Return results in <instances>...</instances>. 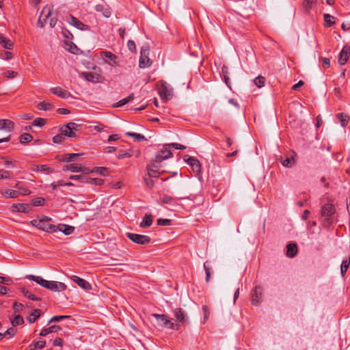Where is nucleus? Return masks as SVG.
Returning <instances> with one entry per match:
<instances>
[{"mask_svg": "<svg viewBox=\"0 0 350 350\" xmlns=\"http://www.w3.org/2000/svg\"><path fill=\"white\" fill-rule=\"evenodd\" d=\"M27 278L33 280L37 284H40L49 290L55 292H62L66 290V285L64 283L57 282V281H48L40 276L28 275L26 276Z\"/></svg>", "mask_w": 350, "mask_h": 350, "instance_id": "obj_1", "label": "nucleus"}, {"mask_svg": "<svg viewBox=\"0 0 350 350\" xmlns=\"http://www.w3.org/2000/svg\"><path fill=\"white\" fill-rule=\"evenodd\" d=\"M14 123L8 119H0V143L10 140V133L14 130Z\"/></svg>", "mask_w": 350, "mask_h": 350, "instance_id": "obj_2", "label": "nucleus"}, {"mask_svg": "<svg viewBox=\"0 0 350 350\" xmlns=\"http://www.w3.org/2000/svg\"><path fill=\"white\" fill-rule=\"evenodd\" d=\"M51 218L43 216L40 218H36L32 219L30 223L31 224L38 228V229L47 232H57L56 226L53 225L50 223Z\"/></svg>", "mask_w": 350, "mask_h": 350, "instance_id": "obj_3", "label": "nucleus"}, {"mask_svg": "<svg viewBox=\"0 0 350 350\" xmlns=\"http://www.w3.org/2000/svg\"><path fill=\"white\" fill-rule=\"evenodd\" d=\"M158 92L161 99L165 101H167L172 98L173 95L172 88L167 82L164 81H161L159 82Z\"/></svg>", "mask_w": 350, "mask_h": 350, "instance_id": "obj_4", "label": "nucleus"}, {"mask_svg": "<svg viewBox=\"0 0 350 350\" xmlns=\"http://www.w3.org/2000/svg\"><path fill=\"white\" fill-rule=\"evenodd\" d=\"M152 317L157 320L159 325L166 326L172 329L177 330L179 329V325L171 322L168 317L165 314H152Z\"/></svg>", "mask_w": 350, "mask_h": 350, "instance_id": "obj_5", "label": "nucleus"}, {"mask_svg": "<svg viewBox=\"0 0 350 350\" xmlns=\"http://www.w3.org/2000/svg\"><path fill=\"white\" fill-rule=\"evenodd\" d=\"M172 157L173 154L169 149L168 144H165L163 146V148L161 150L157 152L155 158L152 159V161H154L155 162H157L161 164V163L163 160L167 159Z\"/></svg>", "mask_w": 350, "mask_h": 350, "instance_id": "obj_6", "label": "nucleus"}, {"mask_svg": "<svg viewBox=\"0 0 350 350\" xmlns=\"http://www.w3.org/2000/svg\"><path fill=\"white\" fill-rule=\"evenodd\" d=\"M126 235L131 241L137 244L146 245L150 242V238L147 235L138 234L131 232H127Z\"/></svg>", "mask_w": 350, "mask_h": 350, "instance_id": "obj_7", "label": "nucleus"}, {"mask_svg": "<svg viewBox=\"0 0 350 350\" xmlns=\"http://www.w3.org/2000/svg\"><path fill=\"white\" fill-rule=\"evenodd\" d=\"M100 57L104 62L111 66H118V57L110 51H101L100 53Z\"/></svg>", "mask_w": 350, "mask_h": 350, "instance_id": "obj_8", "label": "nucleus"}, {"mask_svg": "<svg viewBox=\"0 0 350 350\" xmlns=\"http://www.w3.org/2000/svg\"><path fill=\"white\" fill-rule=\"evenodd\" d=\"M52 5H46L42 10L40 16L39 17L38 25L42 28L46 23V21L51 16L53 11Z\"/></svg>", "mask_w": 350, "mask_h": 350, "instance_id": "obj_9", "label": "nucleus"}, {"mask_svg": "<svg viewBox=\"0 0 350 350\" xmlns=\"http://www.w3.org/2000/svg\"><path fill=\"white\" fill-rule=\"evenodd\" d=\"M66 21L71 25L74 26L77 29L81 31H88L89 30L88 25L83 23L81 21L78 20L76 17L73 16L71 14H68L66 16Z\"/></svg>", "mask_w": 350, "mask_h": 350, "instance_id": "obj_10", "label": "nucleus"}, {"mask_svg": "<svg viewBox=\"0 0 350 350\" xmlns=\"http://www.w3.org/2000/svg\"><path fill=\"white\" fill-rule=\"evenodd\" d=\"M64 171H69L71 172H82L83 174H88L90 170L79 163H70L63 167Z\"/></svg>", "mask_w": 350, "mask_h": 350, "instance_id": "obj_11", "label": "nucleus"}, {"mask_svg": "<svg viewBox=\"0 0 350 350\" xmlns=\"http://www.w3.org/2000/svg\"><path fill=\"white\" fill-rule=\"evenodd\" d=\"M160 167V163L151 161L150 163L147 166L148 174L150 178H157L165 171L160 172L159 168Z\"/></svg>", "mask_w": 350, "mask_h": 350, "instance_id": "obj_12", "label": "nucleus"}, {"mask_svg": "<svg viewBox=\"0 0 350 350\" xmlns=\"http://www.w3.org/2000/svg\"><path fill=\"white\" fill-rule=\"evenodd\" d=\"M139 66L141 68H146L150 66V60L148 57V49L145 48L141 49Z\"/></svg>", "mask_w": 350, "mask_h": 350, "instance_id": "obj_13", "label": "nucleus"}, {"mask_svg": "<svg viewBox=\"0 0 350 350\" xmlns=\"http://www.w3.org/2000/svg\"><path fill=\"white\" fill-rule=\"evenodd\" d=\"M184 160L187 162L188 165H189L192 170L196 173L200 174L201 172V164L200 161L193 157H189L187 159L186 157L184 158Z\"/></svg>", "mask_w": 350, "mask_h": 350, "instance_id": "obj_14", "label": "nucleus"}, {"mask_svg": "<svg viewBox=\"0 0 350 350\" xmlns=\"http://www.w3.org/2000/svg\"><path fill=\"white\" fill-rule=\"evenodd\" d=\"M174 315L176 319V321L178 322V325L180 324H185L187 321V318L185 312L180 308H175L174 310Z\"/></svg>", "mask_w": 350, "mask_h": 350, "instance_id": "obj_15", "label": "nucleus"}, {"mask_svg": "<svg viewBox=\"0 0 350 350\" xmlns=\"http://www.w3.org/2000/svg\"><path fill=\"white\" fill-rule=\"evenodd\" d=\"M50 91L52 94L57 95L62 98H68L71 97V94L69 92L63 90L60 87L51 88Z\"/></svg>", "mask_w": 350, "mask_h": 350, "instance_id": "obj_16", "label": "nucleus"}, {"mask_svg": "<svg viewBox=\"0 0 350 350\" xmlns=\"http://www.w3.org/2000/svg\"><path fill=\"white\" fill-rule=\"evenodd\" d=\"M335 212L334 206L331 204H327L322 207L321 215L326 217V220L329 219V217L332 216Z\"/></svg>", "mask_w": 350, "mask_h": 350, "instance_id": "obj_17", "label": "nucleus"}, {"mask_svg": "<svg viewBox=\"0 0 350 350\" xmlns=\"http://www.w3.org/2000/svg\"><path fill=\"white\" fill-rule=\"evenodd\" d=\"M72 279L73 282L77 283L80 287L85 290H90L92 288L91 284L83 278H81L77 275H73Z\"/></svg>", "mask_w": 350, "mask_h": 350, "instance_id": "obj_18", "label": "nucleus"}, {"mask_svg": "<svg viewBox=\"0 0 350 350\" xmlns=\"http://www.w3.org/2000/svg\"><path fill=\"white\" fill-rule=\"evenodd\" d=\"M350 53V49L345 46L339 55L338 62L340 65H344L348 60L349 55Z\"/></svg>", "mask_w": 350, "mask_h": 350, "instance_id": "obj_19", "label": "nucleus"}, {"mask_svg": "<svg viewBox=\"0 0 350 350\" xmlns=\"http://www.w3.org/2000/svg\"><path fill=\"white\" fill-rule=\"evenodd\" d=\"M57 231L59 230L63 232L66 235L71 234L74 230L75 227L72 226H69L67 224H60L58 226H56Z\"/></svg>", "mask_w": 350, "mask_h": 350, "instance_id": "obj_20", "label": "nucleus"}, {"mask_svg": "<svg viewBox=\"0 0 350 350\" xmlns=\"http://www.w3.org/2000/svg\"><path fill=\"white\" fill-rule=\"evenodd\" d=\"M262 288L260 286H256L252 293V303L253 305H257L261 299Z\"/></svg>", "mask_w": 350, "mask_h": 350, "instance_id": "obj_21", "label": "nucleus"}, {"mask_svg": "<svg viewBox=\"0 0 350 350\" xmlns=\"http://www.w3.org/2000/svg\"><path fill=\"white\" fill-rule=\"evenodd\" d=\"M297 253V246L295 243H288L286 246V256L293 258Z\"/></svg>", "mask_w": 350, "mask_h": 350, "instance_id": "obj_22", "label": "nucleus"}, {"mask_svg": "<svg viewBox=\"0 0 350 350\" xmlns=\"http://www.w3.org/2000/svg\"><path fill=\"white\" fill-rule=\"evenodd\" d=\"M29 205L27 204H14L11 206L12 212L26 213L28 211Z\"/></svg>", "mask_w": 350, "mask_h": 350, "instance_id": "obj_23", "label": "nucleus"}, {"mask_svg": "<svg viewBox=\"0 0 350 350\" xmlns=\"http://www.w3.org/2000/svg\"><path fill=\"white\" fill-rule=\"evenodd\" d=\"M61 330V327L58 325H52L48 328H44L42 329V331L40 333V336H45L48 335L49 334L53 333V332H57L58 331Z\"/></svg>", "mask_w": 350, "mask_h": 350, "instance_id": "obj_24", "label": "nucleus"}, {"mask_svg": "<svg viewBox=\"0 0 350 350\" xmlns=\"http://www.w3.org/2000/svg\"><path fill=\"white\" fill-rule=\"evenodd\" d=\"M0 44L6 49H12L14 44L10 39L0 35Z\"/></svg>", "mask_w": 350, "mask_h": 350, "instance_id": "obj_25", "label": "nucleus"}, {"mask_svg": "<svg viewBox=\"0 0 350 350\" xmlns=\"http://www.w3.org/2000/svg\"><path fill=\"white\" fill-rule=\"evenodd\" d=\"M1 193L6 198H16L20 196L19 191L13 189H6Z\"/></svg>", "mask_w": 350, "mask_h": 350, "instance_id": "obj_26", "label": "nucleus"}, {"mask_svg": "<svg viewBox=\"0 0 350 350\" xmlns=\"http://www.w3.org/2000/svg\"><path fill=\"white\" fill-rule=\"evenodd\" d=\"M133 99H134V94L131 93L127 97H126V98L120 100L118 103L113 104V107H122V106L127 104L128 103L132 101Z\"/></svg>", "mask_w": 350, "mask_h": 350, "instance_id": "obj_27", "label": "nucleus"}, {"mask_svg": "<svg viewBox=\"0 0 350 350\" xmlns=\"http://www.w3.org/2000/svg\"><path fill=\"white\" fill-rule=\"evenodd\" d=\"M153 221L152 216L150 214H146L142 221L140 223L141 228H147L152 225Z\"/></svg>", "mask_w": 350, "mask_h": 350, "instance_id": "obj_28", "label": "nucleus"}, {"mask_svg": "<svg viewBox=\"0 0 350 350\" xmlns=\"http://www.w3.org/2000/svg\"><path fill=\"white\" fill-rule=\"evenodd\" d=\"M132 156H133V150L131 149L120 150L118 151V154H117V157L119 159L129 158V157H131Z\"/></svg>", "mask_w": 350, "mask_h": 350, "instance_id": "obj_29", "label": "nucleus"}, {"mask_svg": "<svg viewBox=\"0 0 350 350\" xmlns=\"http://www.w3.org/2000/svg\"><path fill=\"white\" fill-rule=\"evenodd\" d=\"M60 131L62 134L64 135V136L73 138L77 137L75 132H74L71 129H68L67 124L62 126L60 129Z\"/></svg>", "mask_w": 350, "mask_h": 350, "instance_id": "obj_30", "label": "nucleus"}, {"mask_svg": "<svg viewBox=\"0 0 350 350\" xmlns=\"http://www.w3.org/2000/svg\"><path fill=\"white\" fill-rule=\"evenodd\" d=\"M350 265V258H347L344 260H342L341 265H340V273L342 276H344L346 273Z\"/></svg>", "mask_w": 350, "mask_h": 350, "instance_id": "obj_31", "label": "nucleus"}, {"mask_svg": "<svg viewBox=\"0 0 350 350\" xmlns=\"http://www.w3.org/2000/svg\"><path fill=\"white\" fill-rule=\"evenodd\" d=\"M41 314L40 310L39 309H36L32 311V312L30 314V316L27 317V321L32 323L36 321L38 318L40 317Z\"/></svg>", "mask_w": 350, "mask_h": 350, "instance_id": "obj_32", "label": "nucleus"}, {"mask_svg": "<svg viewBox=\"0 0 350 350\" xmlns=\"http://www.w3.org/2000/svg\"><path fill=\"white\" fill-rule=\"evenodd\" d=\"M83 182H84V183L96 185H101L104 183V180L103 179L98 178H92L86 177L85 180Z\"/></svg>", "mask_w": 350, "mask_h": 350, "instance_id": "obj_33", "label": "nucleus"}, {"mask_svg": "<svg viewBox=\"0 0 350 350\" xmlns=\"http://www.w3.org/2000/svg\"><path fill=\"white\" fill-rule=\"evenodd\" d=\"M126 135L133 137L137 142L147 140L145 136L140 133L127 132L126 133Z\"/></svg>", "mask_w": 350, "mask_h": 350, "instance_id": "obj_34", "label": "nucleus"}, {"mask_svg": "<svg viewBox=\"0 0 350 350\" xmlns=\"http://www.w3.org/2000/svg\"><path fill=\"white\" fill-rule=\"evenodd\" d=\"M37 107L39 110L48 111L52 109L53 106L50 103L42 101L38 104Z\"/></svg>", "mask_w": 350, "mask_h": 350, "instance_id": "obj_35", "label": "nucleus"}, {"mask_svg": "<svg viewBox=\"0 0 350 350\" xmlns=\"http://www.w3.org/2000/svg\"><path fill=\"white\" fill-rule=\"evenodd\" d=\"M79 156V154H76V153H72V154H64L62 156V161H64V162L69 163V162H70L72 159H75L76 158H77Z\"/></svg>", "mask_w": 350, "mask_h": 350, "instance_id": "obj_36", "label": "nucleus"}, {"mask_svg": "<svg viewBox=\"0 0 350 350\" xmlns=\"http://www.w3.org/2000/svg\"><path fill=\"white\" fill-rule=\"evenodd\" d=\"M21 292L24 296L27 297V298H29L31 300H38L39 299V298L37 297L35 295L32 294L31 292H29L28 290H27L24 288L21 289Z\"/></svg>", "mask_w": 350, "mask_h": 350, "instance_id": "obj_37", "label": "nucleus"}, {"mask_svg": "<svg viewBox=\"0 0 350 350\" xmlns=\"http://www.w3.org/2000/svg\"><path fill=\"white\" fill-rule=\"evenodd\" d=\"M176 198H174V197H172V196H170L167 195H164L161 198L162 203L166 204H173V203L176 202Z\"/></svg>", "mask_w": 350, "mask_h": 350, "instance_id": "obj_38", "label": "nucleus"}, {"mask_svg": "<svg viewBox=\"0 0 350 350\" xmlns=\"http://www.w3.org/2000/svg\"><path fill=\"white\" fill-rule=\"evenodd\" d=\"M204 269L206 273V282L208 283L211 278V267L209 266L208 262L204 263Z\"/></svg>", "mask_w": 350, "mask_h": 350, "instance_id": "obj_39", "label": "nucleus"}, {"mask_svg": "<svg viewBox=\"0 0 350 350\" xmlns=\"http://www.w3.org/2000/svg\"><path fill=\"white\" fill-rule=\"evenodd\" d=\"M32 139V135L29 133H23L20 136V142L22 144L29 142Z\"/></svg>", "mask_w": 350, "mask_h": 350, "instance_id": "obj_40", "label": "nucleus"}, {"mask_svg": "<svg viewBox=\"0 0 350 350\" xmlns=\"http://www.w3.org/2000/svg\"><path fill=\"white\" fill-rule=\"evenodd\" d=\"M337 117L339 119L340 122L343 127L347 124L349 122V118L347 115L344 113H339L338 114Z\"/></svg>", "mask_w": 350, "mask_h": 350, "instance_id": "obj_41", "label": "nucleus"}, {"mask_svg": "<svg viewBox=\"0 0 350 350\" xmlns=\"http://www.w3.org/2000/svg\"><path fill=\"white\" fill-rule=\"evenodd\" d=\"M324 20L326 23V25L327 27H331L332 25L334 24L335 21H334V17L328 14H324Z\"/></svg>", "mask_w": 350, "mask_h": 350, "instance_id": "obj_42", "label": "nucleus"}, {"mask_svg": "<svg viewBox=\"0 0 350 350\" xmlns=\"http://www.w3.org/2000/svg\"><path fill=\"white\" fill-rule=\"evenodd\" d=\"M254 82L258 88H262L265 85V79L262 76H258L255 78Z\"/></svg>", "mask_w": 350, "mask_h": 350, "instance_id": "obj_43", "label": "nucleus"}, {"mask_svg": "<svg viewBox=\"0 0 350 350\" xmlns=\"http://www.w3.org/2000/svg\"><path fill=\"white\" fill-rule=\"evenodd\" d=\"M24 323L23 319L20 315L15 316L12 320V324L14 327L21 325Z\"/></svg>", "mask_w": 350, "mask_h": 350, "instance_id": "obj_44", "label": "nucleus"}, {"mask_svg": "<svg viewBox=\"0 0 350 350\" xmlns=\"http://www.w3.org/2000/svg\"><path fill=\"white\" fill-rule=\"evenodd\" d=\"M83 76L85 77V79L88 81H94V79L96 78V75L92 72H83Z\"/></svg>", "mask_w": 350, "mask_h": 350, "instance_id": "obj_45", "label": "nucleus"}, {"mask_svg": "<svg viewBox=\"0 0 350 350\" xmlns=\"http://www.w3.org/2000/svg\"><path fill=\"white\" fill-rule=\"evenodd\" d=\"M10 178L11 174L9 171L0 170V179H10Z\"/></svg>", "mask_w": 350, "mask_h": 350, "instance_id": "obj_46", "label": "nucleus"}, {"mask_svg": "<svg viewBox=\"0 0 350 350\" xmlns=\"http://www.w3.org/2000/svg\"><path fill=\"white\" fill-rule=\"evenodd\" d=\"M157 225L159 226H169L171 224V220L168 219H158L157 221Z\"/></svg>", "mask_w": 350, "mask_h": 350, "instance_id": "obj_47", "label": "nucleus"}, {"mask_svg": "<svg viewBox=\"0 0 350 350\" xmlns=\"http://www.w3.org/2000/svg\"><path fill=\"white\" fill-rule=\"evenodd\" d=\"M317 0H305L303 2V5L306 10L311 8L312 5L316 3Z\"/></svg>", "mask_w": 350, "mask_h": 350, "instance_id": "obj_48", "label": "nucleus"}, {"mask_svg": "<svg viewBox=\"0 0 350 350\" xmlns=\"http://www.w3.org/2000/svg\"><path fill=\"white\" fill-rule=\"evenodd\" d=\"M68 318H69V316H64V315L54 316L51 319L49 323H51L52 322L59 321L62 319H68Z\"/></svg>", "mask_w": 350, "mask_h": 350, "instance_id": "obj_49", "label": "nucleus"}, {"mask_svg": "<svg viewBox=\"0 0 350 350\" xmlns=\"http://www.w3.org/2000/svg\"><path fill=\"white\" fill-rule=\"evenodd\" d=\"M45 120L41 118L35 119L33 122V125L36 126H42L44 124Z\"/></svg>", "mask_w": 350, "mask_h": 350, "instance_id": "obj_50", "label": "nucleus"}, {"mask_svg": "<svg viewBox=\"0 0 350 350\" xmlns=\"http://www.w3.org/2000/svg\"><path fill=\"white\" fill-rule=\"evenodd\" d=\"M202 311L204 312V322H206L208 319L209 317V308L207 306H202Z\"/></svg>", "mask_w": 350, "mask_h": 350, "instance_id": "obj_51", "label": "nucleus"}, {"mask_svg": "<svg viewBox=\"0 0 350 350\" xmlns=\"http://www.w3.org/2000/svg\"><path fill=\"white\" fill-rule=\"evenodd\" d=\"M64 135H62V133L59 134V135H55L53 137V142L55 144H60L63 142V140L64 139Z\"/></svg>", "mask_w": 350, "mask_h": 350, "instance_id": "obj_52", "label": "nucleus"}, {"mask_svg": "<svg viewBox=\"0 0 350 350\" xmlns=\"http://www.w3.org/2000/svg\"><path fill=\"white\" fill-rule=\"evenodd\" d=\"M16 333V329L14 327H10L6 330V332L3 334L4 336L8 335L9 338L14 336Z\"/></svg>", "mask_w": 350, "mask_h": 350, "instance_id": "obj_53", "label": "nucleus"}, {"mask_svg": "<svg viewBox=\"0 0 350 350\" xmlns=\"http://www.w3.org/2000/svg\"><path fill=\"white\" fill-rule=\"evenodd\" d=\"M282 165L284 167H291L293 166V161L292 159L291 158H286L283 161H282Z\"/></svg>", "mask_w": 350, "mask_h": 350, "instance_id": "obj_54", "label": "nucleus"}, {"mask_svg": "<svg viewBox=\"0 0 350 350\" xmlns=\"http://www.w3.org/2000/svg\"><path fill=\"white\" fill-rule=\"evenodd\" d=\"M92 172H96L98 174L105 176L107 172V170L105 167H95Z\"/></svg>", "mask_w": 350, "mask_h": 350, "instance_id": "obj_55", "label": "nucleus"}, {"mask_svg": "<svg viewBox=\"0 0 350 350\" xmlns=\"http://www.w3.org/2000/svg\"><path fill=\"white\" fill-rule=\"evenodd\" d=\"M67 124V127L69 129H71L74 132L79 130V125L75 122H68Z\"/></svg>", "mask_w": 350, "mask_h": 350, "instance_id": "obj_56", "label": "nucleus"}, {"mask_svg": "<svg viewBox=\"0 0 350 350\" xmlns=\"http://www.w3.org/2000/svg\"><path fill=\"white\" fill-rule=\"evenodd\" d=\"M85 178H86V177L83 175H71L70 176V179L77 180L81 183H84L83 181L85 180Z\"/></svg>", "mask_w": 350, "mask_h": 350, "instance_id": "obj_57", "label": "nucleus"}, {"mask_svg": "<svg viewBox=\"0 0 350 350\" xmlns=\"http://www.w3.org/2000/svg\"><path fill=\"white\" fill-rule=\"evenodd\" d=\"M46 345V341L45 340H39L33 344L34 348L36 349H42Z\"/></svg>", "mask_w": 350, "mask_h": 350, "instance_id": "obj_58", "label": "nucleus"}, {"mask_svg": "<svg viewBox=\"0 0 350 350\" xmlns=\"http://www.w3.org/2000/svg\"><path fill=\"white\" fill-rule=\"evenodd\" d=\"M144 180H145L146 186L148 188H152V187H154V182L149 176L148 177H144Z\"/></svg>", "mask_w": 350, "mask_h": 350, "instance_id": "obj_59", "label": "nucleus"}, {"mask_svg": "<svg viewBox=\"0 0 350 350\" xmlns=\"http://www.w3.org/2000/svg\"><path fill=\"white\" fill-rule=\"evenodd\" d=\"M64 182L63 180H58L57 182L52 183L51 187L53 190H56L59 186H64Z\"/></svg>", "mask_w": 350, "mask_h": 350, "instance_id": "obj_60", "label": "nucleus"}, {"mask_svg": "<svg viewBox=\"0 0 350 350\" xmlns=\"http://www.w3.org/2000/svg\"><path fill=\"white\" fill-rule=\"evenodd\" d=\"M168 146L169 147H173L176 149H178V150H185L186 148V147L183 145H181V144H177V143H171V144H168Z\"/></svg>", "mask_w": 350, "mask_h": 350, "instance_id": "obj_61", "label": "nucleus"}, {"mask_svg": "<svg viewBox=\"0 0 350 350\" xmlns=\"http://www.w3.org/2000/svg\"><path fill=\"white\" fill-rule=\"evenodd\" d=\"M13 55L11 52L5 51L1 55V57L3 59H10L12 57Z\"/></svg>", "mask_w": 350, "mask_h": 350, "instance_id": "obj_62", "label": "nucleus"}, {"mask_svg": "<svg viewBox=\"0 0 350 350\" xmlns=\"http://www.w3.org/2000/svg\"><path fill=\"white\" fill-rule=\"evenodd\" d=\"M127 46H128V48L129 49L133 52L135 51L136 49V45H135V43L134 41L133 40H129L128 43H127Z\"/></svg>", "mask_w": 350, "mask_h": 350, "instance_id": "obj_63", "label": "nucleus"}, {"mask_svg": "<svg viewBox=\"0 0 350 350\" xmlns=\"http://www.w3.org/2000/svg\"><path fill=\"white\" fill-rule=\"evenodd\" d=\"M321 60L323 62V67L324 68H328L330 66L329 59H328L327 57H323V58H321Z\"/></svg>", "mask_w": 350, "mask_h": 350, "instance_id": "obj_64", "label": "nucleus"}]
</instances>
